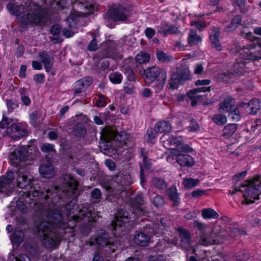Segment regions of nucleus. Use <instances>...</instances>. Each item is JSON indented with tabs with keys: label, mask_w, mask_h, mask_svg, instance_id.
<instances>
[{
	"label": "nucleus",
	"mask_w": 261,
	"mask_h": 261,
	"mask_svg": "<svg viewBox=\"0 0 261 261\" xmlns=\"http://www.w3.org/2000/svg\"><path fill=\"white\" fill-rule=\"evenodd\" d=\"M10 159L14 167L0 177V194L9 196L16 185L24 191L20 192L26 202H35L37 208L46 217L38 226V234L42 244L47 248H55L67 231L75 227L88 234L99 217L91 207L79 208L75 199L78 182L70 174L63 177L62 191L57 187L41 191L30 172L31 161L25 146L13 149Z\"/></svg>",
	"instance_id": "1"
},
{
	"label": "nucleus",
	"mask_w": 261,
	"mask_h": 261,
	"mask_svg": "<svg viewBox=\"0 0 261 261\" xmlns=\"http://www.w3.org/2000/svg\"><path fill=\"white\" fill-rule=\"evenodd\" d=\"M27 4V8H24L22 6L9 3L7 8L10 13L16 16L18 20L22 24L27 25L34 23L39 25H44L45 18L41 8L32 2Z\"/></svg>",
	"instance_id": "2"
},
{
	"label": "nucleus",
	"mask_w": 261,
	"mask_h": 261,
	"mask_svg": "<svg viewBox=\"0 0 261 261\" xmlns=\"http://www.w3.org/2000/svg\"><path fill=\"white\" fill-rule=\"evenodd\" d=\"M169 223L165 221L164 218H160L157 219L155 222H153L151 224H148L151 226V231H149L147 233L146 232H138L134 237V240L136 244L141 246H147L150 240V236L153 233L154 234L162 233L163 230L168 226Z\"/></svg>",
	"instance_id": "3"
},
{
	"label": "nucleus",
	"mask_w": 261,
	"mask_h": 261,
	"mask_svg": "<svg viewBox=\"0 0 261 261\" xmlns=\"http://www.w3.org/2000/svg\"><path fill=\"white\" fill-rule=\"evenodd\" d=\"M132 183L130 175L127 173L125 174L119 173L114 178L113 187L106 186V189L109 191L110 195H116L117 198L122 195L125 194L126 192L124 190L125 186H128Z\"/></svg>",
	"instance_id": "4"
},
{
	"label": "nucleus",
	"mask_w": 261,
	"mask_h": 261,
	"mask_svg": "<svg viewBox=\"0 0 261 261\" xmlns=\"http://www.w3.org/2000/svg\"><path fill=\"white\" fill-rule=\"evenodd\" d=\"M130 12L129 10L121 7L114 6L111 7L107 12L105 16L107 26L113 28V22L118 21L129 22Z\"/></svg>",
	"instance_id": "5"
},
{
	"label": "nucleus",
	"mask_w": 261,
	"mask_h": 261,
	"mask_svg": "<svg viewBox=\"0 0 261 261\" xmlns=\"http://www.w3.org/2000/svg\"><path fill=\"white\" fill-rule=\"evenodd\" d=\"M73 7L77 9L79 11H73L67 18V22L70 28L75 25L77 17L92 14L96 9L95 4L89 2L75 3Z\"/></svg>",
	"instance_id": "6"
},
{
	"label": "nucleus",
	"mask_w": 261,
	"mask_h": 261,
	"mask_svg": "<svg viewBox=\"0 0 261 261\" xmlns=\"http://www.w3.org/2000/svg\"><path fill=\"white\" fill-rule=\"evenodd\" d=\"M146 82L151 84L152 87L158 85V89H161L167 78L166 72L159 66H151L144 71Z\"/></svg>",
	"instance_id": "7"
},
{
	"label": "nucleus",
	"mask_w": 261,
	"mask_h": 261,
	"mask_svg": "<svg viewBox=\"0 0 261 261\" xmlns=\"http://www.w3.org/2000/svg\"><path fill=\"white\" fill-rule=\"evenodd\" d=\"M246 204L254 203L259 199L261 194V177L256 175L252 179L246 180Z\"/></svg>",
	"instance_id": "8"
},
{
	"label": "nucleus",
	"mask_w": 261,
	"mask_h": 261,
	"mask_svg": "<svg viewBox=\"0 0 261 261\" xmlns=\"http://www.w3.org/2000/svg\"><path fill=\"white\" fill-rule=\"evenodd\" d=\"M173 70H176L171 75V80L169 81V85L171 88L174 89L178 88L180 84L191 78V74L189 68L186 66H174Z\"/></svg>",
	"instance_id": "9"
},
{
	"label": "nucleus",
	"mask_w": 261,
	"mask_h": 261,
	"mask_svg": "<svg viewBox=\"0 0 261 261\" xmlns=\"http://www.w3.org/2000/svg\"><path fill=\"white\" fill-rule=\"evenodd\" d=\"M89 246L97 244L106 247V250L109 252L113 253L118 248L117 245L109 238L108 234L103 230L97 231L95 237L88 242Z\"/></svg>",
	"instance_id": "10"
},
{
	"label": "nucleus",
	"mask_w": 261,
	"mask_h": 261,
	"mask_svg": "<svg viewBox=\"0 0 261 261\" xmlns=\"http://www.w3.org/2000/svg\"><path fill=\"white\" fill-rule=\"evenodd\" d=\"M234 100L230 96L226 97L223 101L219 105V111L221 112H227L228 116L234 121H238L240 119V112L234 106Z\"/></svg>",
	"instance_id": "11"
},
{
	"label": "nucleus",
	"mask_w": 261,
	"mask_h": 261,
	"mask_svg": "<svg viewBox=\"0 0 261 261\" xmlns=\"http://www.w3.org/2000/svg\"><path fill=\"white\" fill-rule=\"evenodd\" d=\"M128 135L124 132L115 133L109 129H103L101 133V139L109 142L111 140L118 142L120 147L123 148L126 145Z\"/></svg>",
	"instance_id": "12"
},
{
	"label": "nucleus",
	"mask_w": 261,
	"mask_h": 261,
	"mask_svg": "<svg viewBox=\"0 0 261 261\" xmlns=\"http://www.w3.org/2000/svg\"><path fill=\"white\" fill-rule=\"evenodd\" d=\"M210 91V87H198L193 90L189 91L187 94H179L177 97L178 101H183L187 97L191 100V105L193 106H195L198 101H200L203 99V95L199 94L200 92H205Z\"/></svg>",
	"instance_id": "13"
},
{
	"label": "nucleus",
	"mask_w": 261,
	"mask_h": 261,
	"mask_svg": "<svg viewBox=\"0 0 261 261\" xmlns=\"http://www.w3.org/2000/svg\"><path fill=\"white\" fill-rule=\"evenodd\" d=\"M7 135L12 139L19 140L29 134L25 123L11 124L6 129Z\"/></svg>",
	"instance_id": "14"
},
{
	"label": "nucleus",
	"mask_w": 261,
	"mask_h": 261,
	"mask_svg": "<svg viewBox=\"0 0 261 261\" xmlns=\"http://www.w3.org/2000/svg\"><path fill=\"white\" fill-rule=\"evenodd\" d=\"M245 172L234 175L232 178L233 186V190L230 191L231 195L242 196L245 198Z\"/></svg>",
	"instance_id": "15"
},
{
	"label": "nucleus",
	"mask_w": 261,
	"mask_h": 261,
	"mask_svg": "<svg viewBox=\"0 0 261 261\" xmlns=\"http://www.w3.org/2000/svg\"><path fill=\"white\" fill-rule=\"evenodd\" d=\"M132 218L127 212L123 210L119 211L116 215L115 220L111 223L113 233L118 229L121 228L125 223L129 222Z\"/></svg>",
	"instance_id": "16"
},
{
	"label": "nucleus",
	"mask_w": 261,
	"mask_h": 261,
	"mask_svg": "<svg viewBox=\"0 0 261 261\" xmlns=\"http://www.w3.org/2000/svg\"><path fill=\"white\" fill-rule=\"evenodd\" d=\"M143 204V195L142 193H138L130 201V211L132 215L137 216H142L145 214L142 206Z\"/></svg>",
	"instance_id": "17"
},
{
	"label": "nucleus",
	"mask_w": 261,
	"mask_h": 261,
	"mask_svg": "<svg viewBox=\"0 0 261 261\" xmlns=\"http://www.w3.org/2000/svg\"><path fill=\"white\" fill-rule=\"evenodd\" d=\"M161 141L165 148L174 150L176 147L180 145L182 139L180 137L176 135L169 136V135H164L161 137Z\"/></svg>",
	"instance_id": "18"
},
{
	"label": "nucleus",
	"mask_w": 261,
	"mask_h": 261,
	"mask_svg": "<svg viewBox=\"0 0 261 261\" xmlns=\"http://www.w3.org/2000/svg\"><path fill=\"white\" fill-rule=\"evenodd\" d=\"M180 238L179 246L184 249L192 251V253L195 252V249L191 244V237L189 231L186 229H180L179 231Z\"/></svg>",
	"instance_id": "19"
},
{
	"label": "nucleus",
	"mask_w": 261,
	"mask_h": 261,
	"mask_svg": "<svg viewBox=\"0 0 261 261\" xmlns=\"http://www.w3.org/2000/svg\"><path fill=\"white\" fill-rule=\"evenodd\" d=\"M92 83V79L90 77H85L77 81L73 85V91L74 94L82 93Z\"/></svg>",
	"instance_id": "20"
},
{
	"label": "nucleus",
	"mask_w": 261,
	"mask_h": 261,
	"mask_svg": "<svg viewBox=\"0 0 261 261\" xmlns=\"http://www.w3.org/2000/svg\"><path fill=\"white\" fill-rule=\"evenodd\" d=\"M175 160L176 163L181 167L192 166L195 163L192 156L187 153H177Z\"/></svg>",
	"instance_id": "21"
},
{
	"label": "nucleus",
	"mask_w": 261,
	"mask_h": 261,
	"mask_svg": "<svg viewBox=\"0 0 261 261\" xmlns=\"http://www.w3.org/2000/svg\"><path fill=\"white\" fill-rule=\"evenodd\" d=\"M102 47L105 50V54L103 57L114 58L116 51L118 50L116 43L115 41L110 40L107 41L102 44Z\"/></svg>",
	"instance_id": "22"
},
{
	"label": "nucleus",
	"mask_w": 261,
	"mask_h": 261,
	"mask_svg": "<svg viewBox=\"0 0 261 261\" xmlns=\"http://www.w3.org/2000/svg\"><path fill=\"white\" fill-rule=\"evenodd\" d=\"M198 243L205 246L216 244L215 236L212 232L208 234L207 231L205 233L201 234Z\"/></svg>",
	"instance_id": "23"
},
{
	"label": "nucleus",
	"mask_w": 261,
	"mask_h": 261,
	"mask_svg": "<svg viewBox=\"0 0 261 261\" xmlns=\"http://www.w3.org/2000/svg\"><path fill=\"white\" fill-rule=\"evenodd\" d=\"M39 172L44 178L51 177L55 173L53 165L48 162L46 164L41 165L39 168Z\"/></svg>",
	"instance_id": "24"
},
{
	"label": "nucleus",
	"mask_w": 261,
	"mask_h": 261,
	"mask_svg": "<svg viewBox=\"0 0 261 261\" xmlns=\"http://www.w3.org/2000/svg\"><path fill=\"white\" fill-rule=\"evenodd\" d=\"M220 34V30L218 28H215L213 30L210 35L212 46L217 50H222V46L219 42L218 37Z\"/></svg>",
	"instance_id": "25"
},
{
	"label": "nucleus",
	"mask_w": 261,
	"mask_h": 261,
	"mask_svg": "<svg viewBox=\"0 0 261 261\" xmlns=\"http://www.w3.org/2000/svg\"><path fill=\"white\" fill-rule=\"evenodd\" d=\"M260 108V102L255 98L250 100L247 104L246 103V112L249 114L255 115Z\"/></svg>",
	"instance_id": "26"
},
{
	"label": "nucleus",
	"mask_w": 261,
	"mask_h": 261,
	"mask_svg": "<svg viewBox=\"0 0 261 261\" xmlns=\"http://www.w3.org/2000/svg\"><path fill=\"white\" fill-rule=\"evenodd\" d=\"M255 47V45L254 42L250 41V44H247L246 45V49H248L247 51H246V60H252L256 61L261 59L260 56L255 55L254 53L251 51V50Z\"/></svg>",
	"instance_id": "27"
},
{
	"label": "nucleus",
	"mask_w": 261,
	"mask_h": 261,
	"mask_svg": "<svg viewBox=\"0 0 261 261\" xmlns=\"http://www.w3.org/2000/svg\"><path fill=\"white\" fill-rule=\"evenodd\" d=\"M156 130L159 133H167L171 129V125L167 121L159 122L155 125Z\"/></svg>",
	"instance_id": "28"
},
{
	"label": "nucleus",
	"mask_w": 261,
	"mask_h": 261,
	"mask_svg": "<svg viewBox=\"0 0 261 261\" xmlns=\"http://www.w3.org/2000/svg\"><path fill=\"white\" fill-rule=\"evenodd\" d=\"M160 31L166 35L170 34H175L177 32L178 30L177 28L170 24L166 22H163L160 25Z\"/></svg>",
	"instance_id": "29"
},
{
	"label": "nucleus",
	"mask_w": 261,
	"mask_h": 261,
	"mask_svg": "<svg viewBox=\"0 0 261 261\" xmlns=\"http://www.w3.org/2000/svg\"><path fill=\"white\" fill-rule=\"evenodd\" d=\"M23 232L20 228H16L13 235H11L10 239L12 242L17 244L22 243L23 239Z\"/></svg>",
	"instance_id": "30"
},
{
	"label": "nucleus",
	"mask_w": 261,
	"mask_h": 261,
	"mask_svg": "<svg viewBox=\"0 0 261 261\" xmlns=\"http://www.w3.org/2000/svg\"><path fill=\"white\" fill-rule=\"evenodd\" d=\"M201 40V37L197 35L195 31L191 30L189 32L188 41L190 46L198 45Z\"/></svg>",
	"instance_id": "31"
},
{
	"label": "nucleus",
	"mask_w": 261,
	"mask_h": 261,
	"mask_svg": "<svg viewBox=\"0 0 261 261\" xmlns=\"http://www.w3.org/2000/svg\"><path fill=\"white\" fill-rule=\"evenodd\" d=\"M237 129V124L234 123L228 124L223 129V136L224 138H228L233 134Z\"/></svg>",
	"instance_id": "32"
},
{
	"label": "nucleus",
	"mask_w": 261,
	"mask_h": 261,
	"mask_svg": "<svg viewBox=\"0 0 261 261\" xmlns=\"http://www.w3.org/2000/svg\"><path fill=\"white\" fill-rule=\"evenodd\" d=\"M201 215L205 219H217L219 217V214L211 208L203 209Z\"/></svg>",
	"instance_id": "33"
},
{
	"label": "nucleus",
	"mask_w": 261,
	"mask_h": 261,
	"mask_svg": "<svg viewBox=\"0 0 261 261\" xmlns=\"http://www.w3.org/2000/svg\"><path fill=\"white\" fill-rule=\"evenodd\" d=\"M30 122L31 125L35 126L38 123L40 122L43 119L41 116V113L39 111H34L30 114Z\"/></svg>",
	"instance_id": "34"
},
{
	"label": "nucleus",
	"mask_w": 261,
	"mask_h": 261,
	"mask_svg": "<svg viewBox=\"0 0 261 261\" xmlns=\"http://www.w3.org/2000/svg\"><path fill=\"white\" fill-rule=\"evenodd\" d=\"M73 134L77 137L83 138L86 134V130L85 126L81 123H77L74 126Z\"/></svg>",
	"instance_id": "35"
},
{
	"label": "nucleus",
	"mask_w": 261,
	"mask_h": 261,
	"mask_svg": "<svg viewBox=\"0 0 261 261\" xmlns=\"http://www.w3.org/2000/svg\"><path fill=\"white\" fill-rule=\"evenodd\" d=\"M71 3V0H60L57 2H54L51 5V8L54 10H60L66 8Z\"/></svg>",
	"instance_id": "36"
},
{
	"label": "nucleus",
	"mask_w": 261,
	"mask_h": 261,
	"mask_svg": "<svg viewBox=\"0 0 261 261\" xmlns=\"http://www.w3.org/2000/svg\"><path fill=\"white\" fill-rule=\"evenodd\" d=\"M94 102L97 107L102 108L105 107L108 102L107 97L101 94L97 95L94 99Z\"/></svg>",
	"instance_id": "37"
},
{
	"label": "nucleus",
	"mask_w": 261,
	"mask_h": 261,
	"mask_svg": "<svg viewBox=\"0 0 261 261\" xmlns=\"http://www.w3.org/2000/svg\"><path fill=\"white\" fill-rule=\"evenodd\" d=\"M40 63L37 61H33L32 65H40V63H43L44 65H47L50 62V57L46 53H41L39 55Z\"/></svg>",
	"instance_id": "38"
},
{
	"label": "nucleus",
	"mask_w": 261,
	"mask_h": 261,
	"mask_svg": "<svg viewBox=\"0 0 261 261\" xmlns=\"http://www.w3.org/2000/svg\"><path fill=\"white\" fill-rule=\"evenodd\" d=\"M149 55L145 52H141L136 57V62L139 64H146L149 62Z\"/></svg>",
	"instance_id": "39"
},
{
	"label": "nucleus",
	"mask_w": 261,
	"mask_h": 261,
	"mask_svg": "<svg viewBox=\"0 0 261 261\" xmlns=\"http://www.w3.org/2000/svg\"><path fill=\"white\" fill-rule=\"evenodd\" d=\"M242 17L240 15H237L232 20L231 23L226 28L227 32H231L235 30L241 24Z\"/></svg>",
	"instance_id": "40"
},
{
	"label": "nucleus",
	"mask_w": 261,
	"mask_h": 261,
	"mask_svg": "<svg viewBox=\"0 0 261 261\" xmlns=\"http://www.w3.org/2000/svg\"><path fill=\"white\" fill-rule=\"evenodd\" d=\"M167 195L169 198L175 203L179 202V198L175 186H172L168 189Z\"/></svg>",
	"instance_id": "41"
},
{
	"label": "nucleus",
	"mask_w": 261,
	"mask_h": 261,
	"mask_svg": "<svg viewBox=\"0 0 261 261\" xmlns=\"http://www.w3.org/2000/svg\"><path fill=\"white\" fill-rule=\"evenodd\" d=\"M199 183V180L198 179H193L192 178H184L183 184L187 189H192L198 186Z\"/></svg>",
	"instance_id": "42"
},
{
	"label": "nucleus",
	"mask_w": 261,
	"mask_h": 261,
	"mask_svg": "<svg viewBox=\"0 0 261 261\" xmlns=\"http://www.w3.org/2000/svg\"><path fill=\"white\" fill-rule=\"evenodd\" d=\"M110 81L114 84H119L122 82V75L117 72H113L111 73L109 75Z\"/></svg>",
	"instance_id": "43"
},
{
	"label": "nucleus",
	"mask_w": 261,
	"mask_h": 261,
	"mask_svg": "<svg viewBox=\"0 0 261 261\" xmlns=\"http://www.w3.org/2000/svg\"><path fill=\"white\" fill-rule=\"evenodd\" d=\"M152 184L159 189H164L167 187V184L162 178L154 177L152 179Z\"/></svg>",
	"instance_id": "44"
},
{
	"label": "nucleus",
	"mask_w": 261,
	"mask_h": 261,
	"mask_svg": "<svg viewBox=\"0 0 261 261\" xmlns=\"http://www.w3.org/2000/svg\"><path fill=\"white\" fill-rule=\"evenodd\" d=\"M101 193L100 190L98 188L94 189L91 193V196L95 202H99L100 201L101 198Z\"/></svg>",
	"instance_id": "45"
},
{
	"label": "nucleus",
	"mask_w": 261,
	"mask_h": 261,
	"mask_svg": "<svg viewBox=\"0 0 261 261\" xmlns=\"http://www.w3.org/2000/svg\"><path fill=\"white\" fill-rule=\"evenodd\" d=\"M193 225L195 227L197 228L201 232V234L205 233L208 231L207 225L201 222L195 221Z\"/></svg>",
	"instance_id": "46"
},
{
	"label": "nucleus",
	"mask_w": 261,
	"mask_h": 261,
	"mask_svg": "<svg viewBox=\"0 0 261 261\" xmlns=\"http://www.w3.org/2000/svg\"><path fill=\"white\" fill-rule=\"evenodd\" d=\"M212 119L218 125H223L227 122L226 117L220 114L215 115Z\"/></svg>",
	"instance_id": "47"
},
{
	"label": "nucleus",
	"mask_w": 261,
	"mask_h": 261,
	"mask_svg": "<svg viewBox=\"0 0 261 261\" xmlns=\"http://www.w3.org/2000/svg\"><path fill=\"white\" fill-rule=\"evenodd\" d=\"M159 132L156 130V129H153L152 128H149L147 129V135L148 137V141L150 143H153L155 142V139L156 137L157 133Z\"/></svg>",
	"instance_id": "48"
},
{
	"label": "nucleus",
	"mask_w": 261,
	"mask_h": 261,
	"mask_svg": "<svg viewBox=\"0 0 261 261\" xmlns=\"http://www.w3.org/2000/svg\"><path fill=\"white\" fill-rule=\"evenodd\" d=\"M191 25L195 26L197 29L202 30L206 25V22L203 21L202 20L199 19L198 20L192 21L191 22Z\"/></svg>",
	"instance_id": "49"
},
{
	"label": "nucleus",
	"mask_w": 261,
	"mask_h": 261,
	"mask_svg": "<svg viewBox=\"0 0 261 261\" xmlns=\"http://www.w3.org/2000/svg\"><path fill=\"white\" fill-rule=\"evenodd\" d=\"M142 156L143 158V161L144 164V168L147 171H150L151 168V162L150 160L147 159L146 154L143 152V151L141 150Z\"/></svg>",
	"instance_id": "50"
},
{
	"label": "nucleus",
	"mask_w": 261,
	"mask_h": 261,
	"mask_svg": "<svg viewBox=\"0 0 261 261\" xmlns=\"http://www.w3.org/2000/svg\"><path fill=\"white\" fill-rule=\"evenodd\" d=\"M9 258L12 259L13 261H31L29 257L26 254H21L19 257L14 256V254H10Z\"/></svg>",
	"instance_id": "51"
},
{
	"label": "nucleus",
	"mask_w": 261,
	"mask_h": 261,
	"mask_svg": "<svg viewBox=\"0 0 261 261\" xmlns=\"http://www.w3.org/2000/svg\"><path fill=\"white\" fill-rule=\"evenodd\" d=\"M41 150L44 152H55L54 145L49 143H44L41 148Z\"/></svg>",
	"instance_id": "52"
},
{
	"label": "nucleus",
	"mask_w": 261,
	"mask_h": 261,
	"mask_svg": "<svg viewBox=\"0 0 261 261\" xmlns=\"http://www.w3.org/2000/svg\"><path fill=\"white\" fill-rule=\"evenodd\" d=\"M152 203L155 207H160L164 205L165 201L161 196L158 195L154 197Z\"/></svg>",
	"instance_id": "53"
},
{
	"label": "nucleus",
	"mask_w": 261,
	"mask_h": 261,
	"mask_svg": "<svg viewBox=\"0 0 261 261\" xmlns=\"http://www.w3.org/2000/svg\"><path fill=\"white\" fill-rule=\"evenodd\" d=\"M180 150L177 151V153H187L192 151L193 149L187 144H182V142L180 146H178Z\"/></svg>",
	"instance_id": "54"
},
{
	"label": "nucleus",
	"mask_w": 261,
	"mask_h": 261,
	"mask_svg": "<svg viewBox=\"0 0 261 261\" xmlns=\"http://www.w3.org/2000/svg\"><path fill=\"white\" fill-rule=\"evenodd\" d=\"M124 72L129 81H134L135 80V75L130 66H125Z\"/></svg>",
	"instance_id": "55"
},
{
	"label": "nucleus",
	"mask_w": 261,
	"mask_h": 261,
	"mask_svg": "<svg viewBox=\"0 0 261 261\" xmlns=\"http://www.w3.org/2000/svg\"><path fill=\"white\" fill-rule=\"evenodd\" d=\"M11 122V119H9L7 118H4L0 122V128H7L10 126V123Z\"/></svg>",
	"instance_id": "56"
},
{
	"label": "nucleus",
	"mask_w": 261,
	"mask_h": 261,
	"mask_svg": "<svg viewBox=\"0 0 261 261\" xmlns=\"http://www.w3.org/2000/svg\"><path fill=\"white\" fill-rule=\"evenodd\" d=\"M177 154V152L176 150H174L172 151L170 154H169L167 157V161L169 163L174 164L176 162L175 156H176V154Z\"/></svg>",
	"instance_id": "57"
},
{
	"label": "nucleus",
	"mask_w": 261,
	"mask_h": 261,
	"mask_svg": "<svg viewBox=\"0 0 261 261\" xmlns=\"http://www.w3.org/2000/svg\"><path fill=\"white\" fill-rule=\"evenodd\" d=\"M61 31V28L59 25H54L50 28V33L53 35H58Z\"/></svg>",
	"instance_id": "58"
},
{
	"label": "nucleus",
	"mask_w": 261,
	"mask_h": 261,
	"mask_svg": "<svg viewBox=\"0 0 261 261\" xmlns=\"http://www.w3.org/2000/svg\"><path fill=\"white\" fill-rule=\"evenodd\" d=\"M97 47V44L96 41L94 38L92 41H90L89 44L88 46V49L90 51H94L96 49Z\"/></svg>",
	"instance_id": "59"
},
{
	"label": "nucleus",
	"mask_w": 261,
	"mask_h": 261,
	"mask_svg": "<svg viewBox=\"0 0 261 261\" xmlns=\"http://www.w3.org/2000/svg\"><path fill=\"white\" fill-rule=\"evenodd\" d=\"M16 207L19 209L21 212L24 213L26 210L25 205L24 203L21 200H17L16 201Z\"/></svg>",
	"instance_id": "60"
},
{
	"label": "nucleus",
	"mask_w": 261,
	"mask_h": 261,
	"mask_svg": "<svg viewBox=\"0 0 261 261\" xmlns=\"http://www.w3.org/2000/svg\"><path fill=\"white\" fill-rule=\"evenodd\" d=\"M105 164L110 170L112 171L115 168V163L111 160H106Z\"/></svg>",
	"instance_id": "61"
},
{
	"label": "nucleus",
	"mask_w": 261,
	"mask_h": 261,
	"mask_svg": "<svg viewBox=\"0 0 261 261\" xmlns=\"http://www.w3.org/2000/svg\"><path fill=\"white\" fill-rule=\"evenodd\" d=\"M145 33L146 37L150 39L155 34V31L151 28H148L145 30Z\"/></svg>",
	"instance_id": "62"
},
{
	"label": "nucleus",
	"mask_w": 261,
	"mask_h": 261,
	"mask_svg": "<svg viewBox=\"0 0 261 261\" xmlns=\"http://www.w3.org/2000/svg\"><path fill=\"white\" fill-rule=\"evenodd\" d=\"M156 56H157V58L160 61H162L164 62L166 60V55L163 51H158L156 52Z\"/></svg>",
	"instance_id": "63"
},
{
	"label": "nucleus",
	"mask_w": 261,
	"mask_h": 261,
	"mask_svg": "<svg viewBox=\"0 0 261 261\" xmlns=\"http://www.w3.org/2000/svg\"><path fill=\"white\" fill-rule=\"evenodd\" d=\"M148 261H166L163 255L160 254L156 257H152Z\"/></svg>",
	"instance_id": "64"
}]
</instances>
